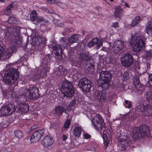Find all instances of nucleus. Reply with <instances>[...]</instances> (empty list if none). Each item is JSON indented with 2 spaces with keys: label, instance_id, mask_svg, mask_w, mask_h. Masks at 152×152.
Returning a JSON list of instances; mask_svg holds the SVG:
<instances>
[{
  "label": "nucleus",
  "instance_id": "obj_1",
  "mask_svg": "<svg viewBox=\"0 0 152 152\" xmlns=\"http://www.w3.org/2000/svg\"><path fill=\"white\" fill-rule=\"evenodd\" d=\"M19 77V73L17 69L10 68L5 72L3 79L6 83L14 85L17 83V80Z\"/></svg>",
  "mask_w": 152,
  "mask_h": 152
},
{
  "label": "nucleus",
  "instance_id": "obj_2",
  "mask_svg": "<svg viewBox=\"0 0 152 152\" xmlns=\"http://www.w3.org/2000/svg\"><path fill=\"white\" fill-rule=\"evenodd\" d=\"M150 134L149 127L146 125H142L134 128L132 132V138L134 141H136L142 137L148 136Z\"/></svg>",
  "mask_w": 152,
  "mask_h": 152
},
{
  "label": "nucleus",
  "instance_id": "obj_3",
  "mask_svg": "<svg viewBox=\"0 0 152 152\" xmlns=\"http://www.w3.org/2000/svg\"><path fill=\"white\" fill-rule=\"evenodd\" d=\"M146 38L143 37H137L136 35H132L131 36L130 43L132 45H134L132 47L133 51L139 52L142 49H143L145 46V42Z\"/></svg>",
  "mask_w": 152,
  "mask_h": 152
},
{
  "label": "nucleus",
  "instance_id": "obj_4",
  "mask_svg": "<svg viewBox=\"0 0 152 152\" xmlns=\"http://www.w3.org/2000/svg\"><path fill=\"white\" fill-rule=\"evenodd\" d=\"M61 91L65 96L72 97L74 94V89L71 82L68 80L64 81L61 86Z\"/></svg>",
  "mask_w": 152,
  "mask_h": 152
},
{
  "label": "nucleus",
  "instance_id": "obj_5",
  "mask_svg": "<svg viewBox=\"0 0 152 152\" xmlns=\"http://www.w3.org/2000/svg\"><path fill=\"white\" fill-rule=\"evenodd\" d=\"M94 115L93 118H92V115L91 116L92 124L94 128L100 132H101L102 130L104 132L103 128H105V123L102 118L101 116L99 114H94Z\"/></svg>",
  "mask_w": 152,
  "mask_h": 152
},
{
  "label": "nucleus",
  "instance_id": "obj_6",
  "mask_svg": "<svg viewBox=\"0 0 152 152\" xmlns=\"http://www.w3.org/2000/svg\"><path fill=\"white\" fill-rule=\"evenodd\" d=\"M38 90L36 87L34 86L30 87L28 89H25L24 90V93L28 98L36 100L39 97Z\"/></svg>",
  "mask_w": 152,
  "mask_h": 152
},
{
  "label": "nucleus",
  "instance_id": "obj_7",
  "mask_svg": "<svg viewBox=\"0 0 152 152\" xmlns=\"http://www.w3.org/2000/svg\"><path fill=\"white\" fill-rule=\"evenodd\" d=\"M38 90L36 87L34 86L30 87L28 89H25L24 90V93L28 98L36 100L39 97Z\"/></svg>",
  "mask_w": 152,
  "mask_h": 152
},
{
  "label": "nucleus",
  "instance_id": "obj_8",
  "mask_svg": "<svg viewBox=\"0 0 152 152\" xmlns=\"http://www.w3.org/2000/svg\"><path fill=\"white\" fill-rule=\"evenodd\" d=\"M78 86L83 92H88L91 87V82L87 78H84L79 81Z\"/></svg>",
  "mask_w": 152,
  "mask_h": 152
},
{
  "label": "nucleus",
  "instance_id": "obj_9",
  "mask_svg": "<svg viewBox=\"0 0 152 152\" xmlns=\"http://www.w3.org/2000/svg\"><path fill=\"white\" fill-rule=\"evenodd\" d=\"M136 110L137 111L144 112L147 116L152 115V106L150 104H140L136 107Z\"/></svg>",
  "mask_w": 152,
  "mask_h": 152
},
{
  "label": "nucleus",
  "instance_id": "obj_10",
  "mask_svg": "<svg viewBox=\"0 0 152 152\" xmlns=\"http://www.w3.org/2000/svg\"><path fill=\"white\" fill-rule=\"evenodd\" d=\"M121 63L125 67L130 66L133 63L134 58L129 53H125L123 55L121 58Z\"/></svg>",
  "mask_w": 152,
  "mask_h": 152
},
{
  "label": "nucleus",
  "instance_id": "obj_11",
  "mask_svg": "<svg viewBox=\"0 0 152 152\" xmlns=\"http://www.w3.org/2000/svg\"><path fill=\"white\" fill-rule=\"evenodd\" d=\"M44 131L43 129H42L34 132L30 138L31 142L34 143L38 142L44 134Z\"/></svg>",
  "mask_w": 152,
  "mask_h": 152
},
{
  "label": "nucleus",
  "instance_id": "obj_12",
  "mask_svg": "<svg viewBox=\"0 0 152 152\" xmlns=\"http://www.w3.org/2000/svg\"><path fill=\"white\" fill-rule=\"evenodd\" d=\"M102 41H100L98 38L96 37H94L88 43L87 46L89 48L96 46L95 48L98 49L102 46Z\"/></svg>",
  "mask_w": 152,
  "mask_h": 152
},
{
  "label": "nucleus",
  "instance_id": "obj_13",
  "mask_svg": "<svg viewBox=\"0 0 152 152\" xmlns=\"http://www.w3.org/2000/svg\"><path fill=\"white\" fill-rule=\"evenodd\" d=\"M99 80H101L103 82H109L111 78V74L108 71H102L99 72Z\"/></svg>",
  "mask_w": 152,
  "mask_h": 152
},
{
  "label": "nucleus",
  "instance_id": "obj_14",
  "mask_svg": "<svg viewBox=\"0 0 152 152\" xmlns=\"http://www.w3.org/2000/svg\"><path fill=\"white\" fill-rule=\"evenodd\" d=\"M124 47V45L123 41L118 40L114 42L112 50L115 53H117Z\"/></svg>",
  "mask_w": 152,
  "mask_h": 152
},
{
  "label": "nucleus",
  "instance_id": "obj_15",
  "mask_svg": "<svg viewBox=\"0 0 152 152\" xmlns=\"http://www.w3.org/2000/svg\"><path fill=\"white\" fill-rule=\"evenodd\" d=\"M53 142L51 137L47 135L42 140L41 144L45 147H48L52 145Z\"/></svg>",
  "mask_w": 152,
  "mask_h": 152
},
{
  "label": "nucleus",
  "instance_id": "obj_16",
  "mask_svg": "<svg viewBox=\"0 0 152 152\" xmlns=\"http://www.w3.org/2000/svg\"><path fill=\"white\" fill-rule=\"evenodd\" d=\"M51 48L54 50L53 53L56 56H58V58L60 60L62 58V50L61 46L59 45L53 46Z\"/></svg>",
  "mask_w": 152,
  "mask_h": 152
},
{
  "label": "nucleus",
  "instance_id": "obj_17",
  "mask_svg": "<svg viewBox=\"0 0 152 152\" xmlns=\"http://www.w3.org/2000/svg\"><path fill=\"white\" fill-rule=\"evenodd\" d=\"M96 96V98L99 102H104L107 99L106 94L104 91H98Z\"/></svg>",
  "mask_w": 152,
  "mask_h": 152
},
{
  "label": "nucleus",
  "instance_id": "obj_18",
  "mask_svg": "<svg viewBox=\"0 0 152 152\" xmlns=\"http://www.w3.org/2000/svg\"><path fill=\"white\" fill-rule=\"evenodd\" d=\"M131 144V141L128 137L126 136L124 138L121 139L120 145L123 148V150H124L126 147L129 146Z\"/></svg>",
  "mask_w": 152,
  "mask_h": 152
},
{
  "label": "nucleus",
  "instance_id": "obj_19",
  "mask_svg": "<svg viewBox=\"0 0 152 152\" xmlns=\"http://www.w3.org/2000/svg\"><path fill=\"white\" fill-rule=\"evenodd\" d=\"M15 49V47L13 45L8 47L5 52H4V60L8 59L11 56V54Z\"/></svg>",
  "mask_w": 152,
  "mask_h": 152
},
{
  "label": "nucleus",
  "instance_id": "obj_20",
  "mask_svg": "<svg viewBox=\"0 0 152 152\" xmlns=\"http://www.w3.org/2000/svg\"><path fill=\"white\" fill-rule=\"evenodd\" d=\"M78 59L80 61L86 62L90 60L91 57L89 56L88 52H82L80 54Z\"/></svg>",
  "mask_w": 152,
  "mask_h": 152
},
{
  "label": "nucleus",
  "instance_id": "obj_21",
  "mask_svg": "<svg viewBox=\"0 0 152 152\" xmlns=\"http://www.w3.org/2000/svg\"><path fill=\"white\" fill-rule=\"evenodd\" d=\"M82 130V128L80 126L75 127L72 131V133L75 136L78 138L80 137L81 134Z\"/></svg>",
  "mask_w": 152,
  "mask_h": 152
},
{
  "label": "nucleus",
  "instance_id": "obj_22",
  "mask_svg": "<svg viewBox=\"0 0 152 152\" xmlns=\"http://www.w3.org/2000/svg\"><path fill=\"white\" fill-rule=\"evenodd\" d=\"M99 86H101L103 90H106L109 87V82H105L98 80L97 81Z\"/></svg>",
  "mask_w": 152,
  "mask_h": 152
},
{
  "label": "nucleus",
  "instance_id": "obj_23",
  "mask_svg": "<svg viewBox=\"0 0 152 152\" xmlns=\"http://www.w3.org/2000/svg\"><path fill=\"white\" fill-rule=\"evenodd\" d=\"M145 30L148 35L152 37V21H149L147 23Z\"/></svg>",
  "mask_w": 152,
  "mask_h": 152
},
{
  "label": "nucleus",
  "instance_id": "obj_24",
  "mask_svg": "<svg viewBox=\"0 0 152 152\" xmlns=\"http://www.w3.org/2000/svg\"><path fill=\"white\" fill-rule=\"evenodd\" d=\"M9 111L8 110L7 105L3 106L1 107L0 110V113L2 116H9L10 115L9 113Z\"/></svg>",
  "mask_w": 152,
  "mask_h": 152
},
{
  "label": "nucleus",
  "instance_id": "obj_25",
  "mask_svg": "<svg viewBox=\"0 0 152 152\" xmlns=\"http://www.w3.org/2000/svg\"><path fill=\"white\" fill-rule=\"evenodd\" d=\"M80 37V35L79 34H74L69 38L68 41L70 43H72L77 42V41L79 40Z\"/></svg>",
  "mask_w": 152,
  "mask_h": 152
},
{
  "label": "nucleus",
  "instance_id": "obj_26",
  "mask_svg": "<svg viewBox=\"0 0 152 152\" xmlns=\"http://www.w3.org/2000/svg\"><path fill=\"white\" fill-rule=\"evenodd\" d=\"M64 110L65 108L61 106H56L55 108V113L58 116L61 115Z\"/></svg>",
  "mask_w": 152,
  "mask_h": 152
},
{
  "label": "nucleus",
  "instance_id": "obj_27",
  "mask_svg": "<svg viewBox=\"0 0 152 152\" xmlns=\"http://www.w3.org/2000/svg\"><path fill=\"white\" fill-rule=\"evenodd\" d=\"M20 106L19 110L22 113L27 112L29 110V106L27 104H22Z\"/></svg>",
  "mask_w": 152,
  "mask_h": 152
},
{
  "label": "nucleus",
  "instance_id": "obj_28",
  "mask_svg": "<svg viewBox=\"0 0 152 152\" xmlns=\"http://www.w3.org/2000/svg\"><path fill=\"white\" fill-rule=\"evenodd\" d=\"M7 105L9 112V113L11 115L15 110L16 107H15V105L14 104H9Z\"/></svg>",
  "mask_w": 152,
  "mask_h": 152
},
{
  "label": "nucleus",
  "instance_id": "obj_29",
  "mask_svg": "<svg viewBox=\"0 0 152 152\" xmlns=\"http://www.w3.org/2000/svg\"><path fill=\"white\" fill-rule=\"evenodd\" d=\"M86 66L88 67L87 70L90 73H93L94 72V65L93 63H89L87 64Z\"/></svg>",
  "mask_w": 152,
  "mask_h": 152
},
{
  "label": "nucleus",
  "instance_id": "obj_30",
  "mask_svg": "<svg viewBox=\"0 0 152 152\" xmlns=\"http://www.w3.org/2000/svg\"><path fill=\"white\" fill-rule=\"evenodd\" d=\"M140 20V17L138 16H136L132 21V23L131 24V26L133 27L137 26L139 23Z\"/></svg>",
  "mask_w": 152,
  "mask_h": 152
},
{
  "label": "nucleus",
  "instance_id": "obj_31",
  "mask_svg": "<svg viewBox=\"0 0 152 152\" xmlns=\"http://www.w3.org/2000/svg\"><path fill=\"white\" fill-rule=\"evenodd\" d=\"M58 70L57 71V73L59 76L65 75L67 74L66 70L63 68L61 66H59L58 67Z\"/></svg>",
  "mask_w": 152,
  "mask_h": 152
},
{
  "label": "nucleus",
  "instance_id": "obj_32",
  "mask_svg": "<svg viewBox=\"0 0 152 152\" xmlns=\"http://www.w3.org/2000/svg\"><path fill=\"white\" fill-rule=\"evenodd\" d=\"M121 10L119 6L115 8L114 14L117 18H120L121 16Z\"/></svg>",
  "mask_w": 152,
  "mask_h": 152
},
{
  "label": "nucleus",
  "instance_id": "obj_33",
  "mask_svg": "<svg viewBox=\"0 0 152 152\" xmlns=\"http://www.w3.org/2000/svg\"><path fill=\"white\" fill-rule=\"evenodd\" d=\"M37 17V13L35 10H33L30 15L31 20L32 21H35Z\"/></svg>",
  "mask_w": 152,
  "mask_h": 152
},
{
  "label": "nucleus",
  "instance_id": "obj_34",
  "mask_svg": "<svg viewBox=\"0 0 152 152\" xmlns=\"http://www.w3.org/2000/svg\"><path fill=\"white\" fill-rule=\"evenodd\" d=\"M134 84L135 86L137 88L140 87L141 86V84L140 83L139 80V77H136L134 78Z\"/></svg>",
  "mask_w": 152,
  "mask_h": 152
},
{
  "label": "nucleus",
  "instance_id": "obj_35",
  "mask_svg": "<svg viewBox=\"0 0 152 152\" xmlns=\"http://www.w3.org/2000/svg\"><path fill=\"white\" fill-rule=\"evenodd\" d=\"M18 99H19V100L22 102H26L27 101V97H26V94L24 93V94L20 95V96H18Z\"/></svg>",
  "mask_w": 152,
  "mask_h": 152
},
{
  "label": "nucleus",
  "instance_id": "obj_36",
  "mask_svg": "<svg viewBox=\"0 0 152 152\" xmlns=\"http://www.w3.org/2000/svg\"><path fill=\"white\" fill-rule=\"evenodd\" d=\"M145 96L147 99L148 101L152 99V92L151 90L148 91L145 93Z\"/></svg>",
  "mask_w": 152,
  "mask_h": 152
},
{
  "label": "nucleus",
  "instance_id": "obj_37",
  "mask_svg": "<svg viewBox=\"0 0 152 152\" xmlns=\"http://www.w3.org/2000/svg\"><path fill=\"white\" fill-rule=\"evenodd\" d=\"M102 138L104 140V143L106 147V148L109 143V140L107 137V135L105 134H103Z\"/></svg>",
  "mask_w": 152,
  "mask_h": 152
},
{
  "label": "nucleus",
  "instance_id": "obj_38",
  "mask_svg": "<svg viewBox=\"0 0 152 152\" xmlns=\"http://www.w3.org/2000/svg\"><path fill=\"white\" fill-rule=\"evenodd\" d=\"M15 136L18 138H21L23 136V133L21 131L16 130L15 132Z\"/></svg>",
  "mask_w": 152,
  "mask_h": 152
},
{
  "label": "nucleus",
  "instance_id": "obj_39",
  "mask_svg": "<svg viewBox=\"0 0 152 152\" xmlns=\"http://www.w3.org/2000/svg\"><path fill=\"white\" fill-rule=\"evenodd\" d=\"M132 102L129 100H125L124 105L126 108H131L132 107Z\"/></svg>",
  "mask_w": 152,
  "mask_h": 152
},
{
  "label": "nucleus",
  "instance_id": "obj_40",
  "mask_svg": "<svg viewBox=\"0 0 152 152\" xmlns=\"http://www.w3.org/2000/svg\"><path fill=\"white\" fill-rule=\"evenodd\" d=\"M129 77L128 73L127 72H125L122 75V79L123 80H126L129 79Z\"/></svg>",
  "mask_w": 152,
  "mask_h": 152
},
{
  "label": "nucleus",
  "instance_id": "obj_41",
  "mask_svg": "<svg viewBox=\"0 0 152 152\" xmlns=\"http://www.w3.org/2000/svg\"><path fill=\"white\" fill-rule=\"evenodd\" d=\"M40 38H35L33 39V44L37 46L39 45L41 43V42L39 41V39H40Z\"/></svg>",
  "mask_w": 152,
  "mask_h": 152
},
{
  "label": "nucleus",
  "instance_id": "obj_42",
  "mask_svg": "<svg viewBox=\"0 0 152 152\" xmlns=\"http://www.w3.org/2000/svg\"><path fill=\"white\" fill-rule=\"evenodd\" d=\"M144 54L146 57L150 58L152 56L151 50H150L145 51Z\"/></svg>",
  "mask_w": 152,
  "mask_h": 152
},
{
  "label": "nucleus",
  "instance_id": "obj_43",
  "mask_svg": "<svg viewBox=\"0 0 152 152\" xmlns=\"http://www.w3.org/2000/svg\"><path fill=\"white\" fill-rule=\"evenodd\" d=\"M53 21L55 25L58 27L64 28V26L63 23H59V22L56 20H54Z\"/></svg>",
  "mask_w": 152,
  "mask_h": 152
},
{
  "label": "nucleus",
  "instance_id": "obj_44",
  "mask_svg": "<svg viewBox=\"0 0 152 152\" xmlns=\"http://www.w3.org/2000/svg\"><path fill=\"white\" fill-rule=\"evenodd\" d=\"M70 120L69 119H67L64 124V127L66 129L69 128L70 125Z\"/></svg>",
  "mask_w": 152,
  "mask_h": 152
},
{
  "label": "nucleus",
  "instance_id": "obj_45",
  "mask_svg": "<svg viewBox=\"0 0 152 152\" xmlns=\"http://www.w3.org/2000/svg\"><path fill=\"white\" fill-rule=\"evenodd\" d=\"M4 48L1 45H0V58L3 57L4 58Z\"/></svg>",
  "mask_w": 152,
  "mask_h": 152
},
{
  "label": "nucleus",
  "instance_id": "obj_46",
  "mask_svg": "<svg viewBox=\"0 0 152 152\" xmlns=\"http://www.w3.org/2000/svg\"><path fill=\"white\" fill-rule=\"evenodd\" d=\"M149 80L148 82V84L151 87H152V74H150L149 75Z\"/></svg>",
  "mask_w": 152,
  "mask_h": 152
},
{
  "label": "nucleus",
  "instance_id": "obj_47",
  "mask_svg": "<svg viewBox=\"0 0 152 152\" xmlns=\"http://www.w3.org/2000/svg\"><path fill=\"white\" fill-rule=\"evenodd\" d=\"M77 52V51L75 48H71L69 51V53L71 55H72L74 54V53H75V52Z\"/></svg>",
  "mask_w": 152,
  "mask_h": 152
},
{
  "label": "nucleus",
  "instance_id": "obj_48",
  "mask_svg": "<svg viewBox=\"0 0 152 152\" xmlns=\"http://www.w3.org/2000/svg\"><path fill=\"white\" fill-rule=\"evenodd\" d=\"M36 20L38 23L42 22L44 21L42 18L39 17H37Z\"/></svg>",
  "mask_w": 152,
  "mask_h": 152
},
{
  "label": "nucleus",
  "instance_id": "obj_49",
  "mask_svg": "<svg viewBox=\"0 0 152 152\" xmlns=\"http://www.w3.org/2000/svg\"><path fill=\"white\" fill-rule=\"evenodd\" d=\"M117 60L118 59L116 58H114V59L112 58L110 59V63L114 64H116L117 61Z\"/></svg>",
  "mask_w": 152,
  "mask_h": 152
},
{
  "label": "nucleus",
  "instance_id": "obj_50",
  "mask_svg": "<svg viewBox=\"0 0 152 152\" xmlns=\"http://www.w3.org/2000/svg\"><path fill=\"white\" fill-rule=\"evenodd\" d=\"M83 137L86 139H90L91 137V136L89 134L86 133L84 134Z\"/></svg>",
  "mask_w": 152,
  "mask_h": 152
},
{
  "label": "nucleus",
  "instance_id": "obj_51",
  "mask_svg": "<svg viewBox=\"0 0 152 152\" xmlns=\"http://www.w3.org/2000/svg\"><path fill=\"white\" fill-rule=\"evenodd\" d=\"M13 3H11V4H10L9 5H8L5 9H7V10H8L9 11H11L12 8V7L13 6Z\"/></svg>",
  "mask_w": 152,
  "mask_h": 152
},
{
  "label": "nucleus",
  "instance_id": "obj_52",
  "mask_svg": "<svg viewBox=\"0 0 152 152\" xmlns=\"http://www.w3.org/2000/svg\"><path fill=\"white\" fill-rule=\"evenodd\" d=\"M76 102V100H73L72 102L69 103V107H72L75 105V104Z\"/></svg>",
  "mask_w": 152,
  "mask_h": 152
},
{
  "label": "nucleus",
  "instance_id": "obj_53",
  "mask_svg": "<svg viewBox=\"0 0 152 152\" xmlns=\"http://www.w3.org/2000/svg\"><path fill=\"white\" fill-rule=\"evenodd\" d=\"M42 76V75L41 74H39L37 75H35L34 79L36 80H38L41 78Z\"/></svg>",
  "mask_w": 152,
  "mask_h": 152
},
{
  "label": "nucleus",
  "instance_id": "obj_54",
  "mask_svg": "<svg viewBox=\"0 0 152 152\" xmlns=\"http://www.w3.org/2000/svg\"><path fill=\"white\" fill-rule=\"evenodd\" d=\"M112 27L116 28L118 26V22H115L113 23L112 25Z\"/></svg>",
  "mask_w": 152,
  "mask_h": 152
},
{
  "label": "nucleus",
  "instance_id": "obj_55",
  "mask_svg": "<svg viewBox=\"0 0 152 152\" xmlns=\"http://www.w3.org/2000/svg\"><path fill=\"white\" fill-rule=\"evenodd\" d=\"M11 13V11H9L8 10L5 9L4 12V14L7 15H10Z\"/></svg>",
  "mask_w": 152,
  "mask_h": 152
},
{
  "label": "nucleus",
  "instance_id": "obj_56",
  "mask_svg": "<svg viewBox=\"0 0 152 152\" xmlns=\"http://www.w3.org/2000/svg\"><path fill=\"white\" fill-rule=\"evenodd\" d=\"M48 2L52 4H53L55 3H56L57 2V0H47Z\"/></svg>",
  "mask_w": 152,
  "mask_h": 152
},
{
  "label": "nucleus",
  "instance_id": "obj_57",
  "mask_svg": "<svg viewBox=\"0 0 152 152\" xmlns=\"http://www.w3.org/2000/svg\"><path fill=\"white\" fill-rule=\"evenodd\" d=\"M67 139V136L66 134H63L62 136V139L63 141H65Z\"/></svg>",
  "mask_w": 152,
  "mask_h": 152
},
{
  "label": "nucleus",
  "instance_id": "obj_58",
  "mask_svg": "<svg viewBox=\"0 0 152 152\" xmlns=\"http://www.w3.org/2000/svg\"><path fill=\"white\" fill-rule=\"evenodd\" d=\"M45 58L46 60H47L48 61H50V60L51 56L50 55L48 54L46 56Z\"/></svg>",
  "mask_w": 152,
  "mask_h": 152
},
{
  "label": "nucleus",
  "instance_id": "obj_59",
  "mask_svg": "<svg viewBox=\"0 0 152 152\" xmlns=\"http://www.w3.org/2000/svg\"><path fill=\"white\" fill-rule=\"evenodd\" d=\"M48 13H50V14H53L54 13V12L53 10H49L48 11Z\"/></svg>",
  "mask_w": 152,
  "mask_h": 152
},
{
  "label": "nucleus",
  "instance_id": "obj_60",
  "mask_svg": "<svg viewBox=\"0 0 152 152\" xmlns=\"http://www.w3.org/2000/svg\"><path fill=\"white\" fill-rule=\"evenodd\" d=\"M124 4H125V6L126 7H129V8L130 7L129 6L128 4H127L125 2H124Z\"/></svg>",
  "mask_w": 152,
  "mask_h": 152
},
{
  "label": "nucleus",
  "instance_id": "obj_61",
  "mask_svg": "<svg viewBox=\"0 0 152 152\" xmlns=\"http://www.w3.org/2000/svg\"><path fill=\"white\" fill-rule=\"evenodd\" d=\"M73 64H74V66H77V67H80V65L79 64H75V63Z\"/></svg>",
  "mask_w": 152,
  "mask_h": 152
},
{
  "label": "nucleus",
  "instance_id": "obj_62",
  "mask_svg": "<svg viewBox=\"0 0 152 152\" xmlns=\"http://www.w3.org/2000/svg\"><path fill=\"white\" fill-rule=\"evenodd\" d=\"M13 18H11L9 19V20H12Z\"/></svg>",
  "mask_w": 152,
  "mask_h": 152
},
{
  "label": "nucleus",
  "instance_id": "obj_63",
  "mask_svg": "<svg viewBox=\"0 0 152 152\" xmlns=\"http://www.w3.org/2000/svg\"><path fill=\"white\" fill-rule=\"evenodd\" d=\"M5 1V0H0V1L3 2Z\"/></svg>",
  "mask_w": 152,
  "mask_h": 152
},
{
  "label": "nucleus",
  "instance_id": "obj_64",
  "mask_svg": "<svg viewBox=\"0 0 152 152\" xmlns=\"http://www.w3.org/2000/svg\"><path fill=\"white\" fill-rule=\"evenodd\" d=\"M64 6H65V7H66V5L65 4H64V3H63L62 4Z\"/></svg>",
  "mask_w": 152,
  "mask_h": 152
}]
</instances>
